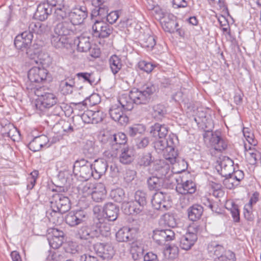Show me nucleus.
I'll return each mask as SVG.
<instances>
[{"label": "nucleus", "mask_w": 261, "mask_h": 261, "mask_svg": "<svg viewBox=\"0 0 261 261\" xmlns=\"http://www.w3.org/2000/svg\"><path fill=\"white\" fill-rule=\"evenodd\" d=\"M153 160L151 154L149 152L144 153L141 155L138 159V164L140 166H148Z\"/></svg>", "instance_id": "3c124183"}, {"label": "nucleus", "mask_w": 261, "mask_h": 261, "mask_svg": "<svg viewBox=\"0 0 261 261\" xmlns=\"http://www.w3.org/2000/svg\"><path fill=\"white\" fill-rule=\"evenodd\" d=\"M113 32V28L102 20H95L92 27V34L94 37L105 38Z\"/></svg>", "instance_id": "9b49d317"}, {"label": "nucleus", "mask_w": 261, "mask_h": 261, "mask_svg": "<svg viewBox=\"0 0 261 261\" xmlns=\"http://www.w3.org/2000/svg\"><path fill=\"white\" fill-rule=\"evenodd\" d=\"M119 161L123 164H129L134 160L133 151L128 148H124L121 149V152L119 155Z\"/></svg>", "instance_id": "a19ab883"}, {"label": "nucleus", "mask_w": 261, "mask_h": 261, "mask_svg": "<svg viewBox=\"0 0 261 261\" xmlns=\"http://www.w3.org/2000/svg\"><path fill=\"white\" fill-rule=\"evenodd\" d=\"M36 94L39 97L36 106L37 109L41 111L53 107L58 102V98L54 93L49 92L41 93V89H37Z\"/></svg>", "instance_id": "20e7f679"}, {"label": "nucleus", "mask_w": 261, "mask_h": 261, "mask_svg": "<svg viewBox=\"0 0 261 261\" xmlns=\"http://www.w3.org/2000/svg\"><path fill=\"white\" fill-rule=\"evenodd\" d=\"M203 136L205 140H209L211 146L216 150L222 151L227 147L228 143L227 140L224 139L221 136L219 132L206 131L203 134Z\"/></svg>", "instance_id": "423d86ee"}, {"label": "nucleus", "mask_w": 261, "mask_h": 261, "mask_svg": "<svg viewBox=\"0 0 261 261\" xmlns=\"http://www.w3.org/2000/svg\"><path fill=\"white\" fill-rule=\"evenodd\" d=\"M99 101L98 95L94 94L91 95L89 97H87L82 103L84 106H93L96 105Z\"/></svg>", "instance_id": "e2e57ef3"}, {"label": "nucleus", "mask_w": 261, "mask_h": 261, "mask_svg": "<svg viewBox=\"0 0 261 261\" xmlns=\"http://www.w3.org/2000/svg\"><path fill=\"white\" fill-rule=\"evenodd\" d=\"M135 93V96L138 97L141 104L147 103L156 91V87L151 83L148 82L143 85L139 89L133 88Z\"/></svg>", "instance_id": "0eeeda50"}, {"label": "nucleus", "mask_w": 261, "mask_h": 261, "mask_svg": "<svg viewBox=\"0 0 261 261\" xmlns=\"http://www.w3.org/2000/svg\"><path fill=\"white\" fill-rule=\"evenodd\" d=\"M48 237H64V233L63 231L57 228H50L48 229Z\"/></svg>", "instance_id": "774afa93"}, {"label": "nucleus", "mask_w": 261, "mask_h": 261, "mask_svg": "<svg viewBox=\"0 0 261 261\" xmlns=\"http://www.w3.org/2000/svg\"><path fill=\"white\" fill-rule=\"evenodd\" d=\"M208 248L211 252H214L216 256H219L224 251V248L222 246L218 244L216 242H212L208 246Z\"/></svg>", "instance_id": "052dcab7"}, {"label": "nucleus", "mask_w": 261, "mask_h": 261, "mask_svg": "<svg viewBox=\"0 0 261 261\" xmlns=\"http://www.w3.org/2000/svg\"><path fill=\"white\" fill-rule=\"evenodd\" d=\"M47 240L51 248L54 249H58L63 244L64 241V237H48Z\"/></svg>", "instance_id": "4d7b16f0"}, {"label": "nucleus", "mask_w": 261, "mask_h": 261, "mask_svg": "<svg viewBox=\"0 0 261 261\" xmlns=\"http://www.w3.org/2000/svg\"><path fill=\"white\" fill-rule=\"evenodd\" d=\"M109 64L111 70L114 75L118 73L123 66L121 58L116 55H112L109 58Z\"/></svg>", "instance_id": "f704fd0d"}, {"label": "nucleus", "mask_w": 261, "mask_h": 261, "mask_svg": "<svg viewBox=\"0 0 261 261\" xmlns=\"http://www.w3.org/2000/svg\"><path fill=\"white\" fill-rule=\"evenodd\" d=\"M119 212V207L112 202L106 203L103 208V212L106 216L105 218L109 221L116 220L118 217Z\"/></svg>", "instance_id": "a878e982"}, {"label": "nucleus", "mask_w": 261, "mask_h": 261, "mask_svg": "<svg viewBox=\"0 0 261 261\" xmlns=\"http://www.w3.org/2000/svg\"><path fill=\"white\" fill-rule=\"evenodd\" d=\"M74 43L77 44V49L80 52H87L91 49L90 38L81 35L75 40Z\"/></svg>", "instance_id": "473e14b6"}, {"label": "nucleus", "mask_w": 261, "mask_h": 261, "mask_svg": "<svg viewBox=\"0 0 261 261\" xmlns=\"http://www.w3.org/2000/svg\"><path fill=\"white\" fill-rule=\"evenodd\" d=\"M75 86V82L73 79H66L62 81L60 85L61 91L64 95L72 93Z\"/></svg>", "instance_id": "37998d69"}, {"label": "nucleus", "mask_w": 261, "mask_h": 261, "mask_svg": "<svg viewBox=\"0 0 261 261\" xmlns=\"http://www.w3.org/2000/svg\"><path fill=\"white\" fill-rule=\"evenodd\" d=\"M87 219V213L82 210L71 211L66 215L65 218L66 224L71 227H75L82 224Z\"/></svg>", "instance_id": "2eb2a0df"}, {"label": "nucleus", "mask_w": 261, "mask_h": 261, "mask_svg": "<svg viewBox=\"0 0 261 261\" xmlns=\"http://www.w3.org/2000/svg\"><path fill=\"white\" fill-rule=\"evenodd\" d=\"M95 231L93 228L92 225L88 226H83L77 231L76 233L77 238L82 240H88L96 238Z\"/></svg>", "instance_id": "c756f323"}, {"label": "nucleus", "mask_w": 261, "mask_h": 261, "mask_svg": "<svg viewBox=\"0 0 261 261\" xmlns=\"http://www.w3.org/2000/svg\"><path fill=\"white\" fill-rule=\"evenodd\" d=\"M53 8L49 4L44 1L38 5L34 17L40 21H44L51 14Z\"/></svg>", "instance_id": "6ab92c4d"}, {"label": "nucleus", "mask_w": 261, "mask_h": 261, "mask_svg": "<svg viewBox=\"0 0 261 261\" xmlns=\"http://www.w3.org/2000/svg\"><path fill=\"white\" fill-rule=\"evenodd\" d=\"M148 187L150 190L158 191L163 186V180L157 176H151L147 179Z\"/></svg>", "instance_id": "c03bdc74"}, {"label": "nucleus", "mask_w": 261, "mask_h": 261, "mask_svg": "<svg viewBox=\"0 0 261 261\" xmlns=\"http://www.w3.org/2000/svg\"><path fill=\"white\" fill-rule=\"evenodd\" d=\"M198 230V226L196 225L189 226L188 231L180 238L179 246L182 249L188 250L194 245L197 240Z\"/></svg>", "instance_id": "6e6552de"}, {"label": "nucleus", "mask_w": 261, "mask_h": 261, "mask_svg": "<svg viewBox=\"0 0 261 261\" xmlns=\"http://www.w3.org/2000/svg\"><path fill=\"white\" fill-rule=\"evenodd\" d=\"M85 123L96 124L102 120V114L99 111H87L82 116Z\"/></svg>", "instance_id": "bb28decb"}, {"label": "nucleus", "mask_w": 261, "mask_h": 261, "mask_svg": "<svg viewBox=\"0 0 261 261\" xmlns=\"http://www.w3.org/2000/svg\"><path fill=\"white\" fill-rule=\"evenodd\" d=\"M38 175V171H34L31 173V176L28 178L27 189L28 190L32 189L35 186Z\"/></svg>", "instance_id": "69168bd1"}, {"label": "nucleus", "mask_w": 261, "mask_h": 261, "mask_svg": "<svg viewBox=\"0 0 261 261\" xmlns=\"http://www.w3.org/2000/svg\"><path fill=\"white\" fill-rule=\"evenodd\" d=\"M131 231V228L126 227L120 228L116 233V240L119 242L130 241L133 238Z\"/></svg>", "instance_id": "e433bc0d"}, {"label": "nucleus", "mask_w": 261, "mask_h": 261, "mask_svg": "<svg viewBox=\"0 0 261 261\" xmlns=\"http://www.w3.org/2000/svg\"><path fill=\"white\" fill-rule=\"evenodd\" d=\"M74 26L68 19L57 23L54 27V32L57 35L67 36L73 32Z\"/></svg>", "instance_id": "4be33fe9"}, {"label": "nucleus", "mask_w": 261, "mask_h": 261, "mask_svg": "<svg viewBox=\"0 0 261 261\" xmlns=\"http://www.w3.org/2000/svg\"><path fill=\"white\" fill-rule=\"evenodd\" d=\"M50 207L55 212L59 211L61 214L68 212L71 207L69 198L61 193H56L53 195L50 201Z\"/></svg>", "instance_id": "39448f33"}, {"label": "nucleus", "mask_w": 261, "mask_h": 261, "mask_svg": "<svg viewBox=\"0 0 261 261\" xmlns=\"http://www.w3.org/2000/svg\"><path fill=\"white\" fill-rule=\"evenodd\" d=\"M177 137L173 134H170L167 138L155 139L153 146L158 153H163L164 158L170 164H173L176 162L178 154L175 150L177 143Z\"/></svg>", "instance_id": "f257e3e1"}, {"label": "nucleus", "mask_w": 261, "mask_h": 261, "mask_svg": "<svg viewBox=\"0 0 261 261\" xmlns=\"http://www.w3.org/2000/svg\"><path fill=\"white\" fill-rule=\"evenodd\" d=\"M122 109L116 105H113L109 110V115L115 121L118 122L121 125H124L128 121V118L123 114Z\"/></svg>", "instance_id": "aec40b11"}, {"label": "nucleus", "mask_w": 261, "mask_h": 261, "mask_svg": "<svg viewBox=\"0 0 261 261\" xmlns=\"http://www.w3.org/2000/svg\"><path fill=\"white\" fill-rule=\"evenodd\" d=\"M112 150H106L103 154L108 158H114L117 156L118 151L127 142V138L124 133H118L112 135Z\"/></svg>", "instance_id": "1a4fd4ad"}, {"label": "nucleus", "mask_w": 261, "mask_h": 261, "mask_svg": "<svg viewBox=\"0 0 261 261\" xmlns=\"http://www.w3.org/2000/svg\"><path fill=\"white\" fill-rule=\"evenodd\" d=\"M169 132V127L165 124L155 123L150 127V133L155 139L166 137Z\"/></svg>", "instance_id": "cd10ccee"}, {"label": "nucleus", "mask_w": 261, "mask_h": 261, "mask_svg": "<svg viewBox=\"0 0 261 261\" xmlns=\"http://www.w3.org/2000/svg\"><path fill=\"white\" fill-rule=\"evenodd\" d=\"M145 127L143 124H135L127 128V134L131 137H138L145 132Z\"/></svg>", "instance_id": "ea45409f"}, {"label": "nucleus", "mask_w": 261, "mask_h": 261, "mask_svg": "<svg viewBox=\"0 0 261 261\" xmlns=\"http://www.w3.org/2000/svg\"><path fill=\"white\" fill-rule=\"evenodd\" d=\"M189 219L196 221L200 219L203 212V207L199 204H194L187 210Z\"/></svg>", "instance_id": "2f4dec72"}, {"label": "nucleus", "mask_w": 261, "mask_h": 261, "mask_svg": "<svg viewBox=\"0 0 261 261\" xmlns=\"http://www.w3.org/2000/svg\"><path fill=\"white\" fill-rule=\"evenodd\" d=\"M108 221L106 218L100 215L94 218L92 227L96 232V238L100 236L107 237L110 235L111 227Z\"/></svg>", "instance_id": "9d476101"}, {"label": "nucleus", "mask_w": 261, "mask_h": 261, "mask_svg": "<svg viewBox=\"0 0 261 261\" xmlns=\"http://www.w3.org/2000/svg\"><path fill=\"white\" fill-rule=\"evenodd\" d=\"M111 197L116 202H123L125 198V193L124 190L120 188H117L112 190L110 193Z\"/></svg>", "instance_id": "8fccbe9b"}, {"label": "nucleus", "mask_w": 261, "mask_h": 261, "mask_svg": "<svg viewBox=\"0 0 261 261\" xmlns=\"http://www.w3.org/2000/svg\"><path fill=\"white\" fill-rule=\"evenodd\" d=\"M178 26V23L175 20H171L170 22H166L162 23V27L166 32L171 33H174L175 31H178L179 29L177 27Z\"/></svg>", "instance_id": "5fc2aeb1"}, {"label": "nucleus", "mask_w": 261, "mask_h": 261, "mask_svg": "<svg viewBox=\"0 0 261 261\" xmlns=\"http://www.w3.org/2000/svg\"><path fill=\"white\" fill-rule=\"evenodd\" d=\"M160 224L164 226L174 228L176 225V220L172 214L166 213L163 215L160 220Z\"/></svg>", "instance_id": "79ce46f5"}, {"label": "nucleus", "mask_w": 261, "mask_h": 261, "mask_svg": "<svg viewBox=\"0 0 261 261\" xmlns=\"http://www.w3.org/2000/svg\"><path fill=\"white\" fill-rule=\"evenodd\" d=\"M229 209L230 211L233 221L235 222H240V211L238 205L234 202H232L231 203V207Z\"/></svg>", "instance_id": "13d9d810"}, {"label": "nucleus", "mask_w": 261, "mask_h": 261, "mask_svg": "<svg viewBox=\"0 0 261 261\" xmlns=\"http://www.w3.org/2000/svg\"><path fill=\"white\" fill-rule=\"evenodd\" d=\"M174 232L170 229H155L152 236L153 239L159 245L165 244L166 242L174 240Z\"/></svg>", "instance_id": "dca6fc26"}, {"label": "nucleus", "mask_w": 261, "mask_h": 261, "mask_svg": "<svg viewBox=\"0 0 261 261\" xmlns=\"http://www.w3.org/2000/svg\"><path fill=\"white\" fill-rule=\"evenodd\" d=\"M47 70L39 67H33L28 72V78L31 82L40 83L46 79Z\"/></svg>", "instance_id": "a211bd4d"}, {"label": "nucleus", "mask_w": 261, "mask_h": 261, "mask_svg": "<svg viewBox=\"0 0 261 261\" xmlns=\"http://www.w3.org/2000/svg\"><path fill=\"white\" fill-rule=\"evenodd\" d=\"M156 44L155 38L153 36L148 34L145 35L141 40V44L143 47L152 49Z\"/></svg>", "instance_id": "603ef678"}, {"label": "nucleus", "mask_w": 261, "mask_h": 261, "mask_svg": "<svg viewBox=\"0 0 261 261\" xmlns=\"http://www.w3.org/2000/svg\"><path fill=\"white\" fill-rule=\"evenodd\" d=\"M93 248L96 254L103 259H111L114 255L113 248L108 244L98 243L93 246Z\"/></svg>", "instance_id": "f3484780"}, {"label": "nucleus", "mask_w": 261, "mask_h": 261, "mask_svg": "<svg viewBox=\"0 0 261 261\" xmlns=\"http://www.w3.org/2000/svg\"><path fill=\"white\" fill-rule=\"evenodd\" d=\"M76 76L80 79L83 80V81L87 82L92 85L94 81L92 79V74L88 72H80L76 74Z\"/></svg>", "instance_id": "338daca9"}, {"label": "nucleus", "mask_w": 261, "mask_h": 261, "mask_svg": "<svg viewBox=\"0 0 261 261\" xmlns=\"http://www.w3.org/2000/svg\"><path fill=\"white\" fill-rule=\"evenodd\" d=\"M99 140L103 147L108 148L107 150H112V134L108 132L103 133L99 136Z\"/></svg>", "instance_id": "de8ad7c7"}, {"label": "nucleus", "mask_w": 261, "mask_h": 261, "mask_svg": "<svg viewBox=\"0 0 261 261\" xmlns=\"http://www.w3.org/2000/svg\"><path fill=\"white\" fill-rule=\"evenodd\" d=\"M245 148L246 151V156L249 163L251 165L255 164L257 160V157L260 156L258 152L255 148H252L251 146H249L247 149L246 146L245 145Z\"/></svg>", "instance_id": "49530a36"}, {"label": "nucleus", "mask_w": 261, "mask_h": 261, "mask_svg": "<svg viewBox=\"0 0 261 261\" xmlns=\"http://www.w3.org/2000/svg\"><path fill=\"white\" fill-rule=\"evenodd\" d=\"M138 67L141 70L149 73L152 71L154 66L150 62L142 60L139 62Z\"/></svg>", "instance_id": "bf43d9fd"}, {"label": "nucleus", "mask_w": 261, "mask_h": 261, "mask_svg": "<svg viewBox=\"0 0 261 261\" xmlns=\"http://www.w3.org/2000/svg\"><path fill=\"white\" fill-rule=\"evenodd\" d=\"M154 170L157 172L158 175L160 176V178L168 176L170 172V166L168 164L165 163L164 161H160L159 163L154 166ZM171 174L169 175L170 176Z\"/></svg>", "instance_id": "c9c22d12"}, {"label": "nucleus", "mask_w": 261, "mask_h": 261, "mask_svg": "<svg viewBox=\"0 0 261 261\" xmlns=\"http://www.w3.org/2000/svg\"><path fill=\"white\" fill-rule=\"evenodd\" d=\"M92 164V168L93 170V178L95 179H98L105 175L108 165L107 162L102 159L95 160Z\"/></svg>", "instance_id": "412c9836"}, {"label": "nucleus", "mask_w": 261, "mask_h": 261, "mask_svg": "<svg viewBox=\"0 0 261 261\" xmlns=\"http://www.w3.org/2000/svg\"><path fill=\"white\" fill-rule=\"evenodd\" d=\"M73 172L84 180H87L92 176L93 177L92 164L84 159L76 160L73 165Z\"/></svg>", "instance_id": "f03ea898"}, {"label": "nucleus", "mask_w": 261, "mask_h": 261, "mask_svg": "<svg viewBox=\"0 0 261 261\" xmlns=\"http://www.w3.org/2000/svg\"><path fill=\"white\" fill-rule=\"evenodd\" d=\"M165 106L162 104H156L152 107V115L156 120H161L166 114Z\"/></svg>", "instance_id": "a18cd8bd"}, {"label": "nucleus", "mask_w": 261, "mask_h": 261, "mask_svg": "<svg viewBox=\"0 0 261 261\" xmlns=\"http://www.w3.org/2000/svg\"><path fill=\"white\" fill-rule=\"evenodd\" d=\"M68 12L66 11L64 5L63 8L58 7L55 9L54 16L57 20H61L68 17Z\"/></svg>", "instance_id": "6e6d98bb"}, {"label": "nucleus", "mask_w": 261, "mask_h": 261, "mask_svg": "<svg viewBox=\"0 0 261 261\" xmlns=\"http://www.w3.org/2000/svg\"><path fill=\"white\" fill-rule=\"evenodd\" d=\"M130 252L134 260L142 257L144 252V245L139 240L133 242L130 244Z\"/></svg>", "instance_id": "7c9ffc66"}, {"label": "nucleus", "mask_w": 261, "mask_h": 261, "mask_svg": "<svg viewBox=\"0 0 261 261\" xmlns=\"http://www.w3.org/2000/svg\"><path fill=\"white\" fill-rule=\"evenodd\" d=\"M235 255L231 252L228 251L225 255H220L215 259V261H234Z\"/></svg>", "instance_id": "0e129e2a"}, {"label": "nucleus", "mask_w": 261, "mask_h": 261, "mask_svg": "<svg viewBox=\"0 0 261 261\" xmlns=\"http://www.w3.org/2000/svg\"><path fill=\"white\" fill-rule=\"evenodd\" d=\"M33 38V35L25 31L18 35L15 37L14 42L16 48L22 51L25 50L28 56L31 59L34 58L30 49Z\"/></svg>", "instance_id": "7ed1b4c3"}, {"label": "nucleus", "mask_w": 261, "mask_h": 261, "mask_svg": "<svg viewBox=\"0 0 261 261\" xmlns=\"http://www.w3.org/2000/svg\"><path fill=\"white\" fill-rule=\"evenodd\" d=\"M67 37L63 35H57L55 33L51 35V43L56 48H62L68 44Z\"/></svg>", "instance_id": "72a5a7b5"}, {"label": "nucleus", "mask_w": 261, "mask_h": 261, "mask_svg": "<svg viewBox=\"0 0 261 261\" xmlns=\"http://www.w3.org/2000/svg\"><path fill=\"white\" fill-rule=\"evenodd\" d=\"M67 258L66 252L64 250H56L50 253L48 256L50 261H65Z\"/></svg>", "instance_id": "09e8293b"}, {"label": "nucleus", "mask_w": 261, "mask_h": 261, "mask_svg": "<svg viewBox=\"0 0 261 261\" xmlns=\"http://www.w3.org/2000/svg\"><path fill=\"white\" fill-rule=\"evenodd\" d=\"M87 8L84 6H77L68 12V20L73 26L82 24L88 16Z\"/></svg>", "instance_id": "f8f14e48"}, {"label": "nucleus", "mask_w": 261, "mask_h": 261, "mask_svg": "<svg viewBox=\"0 0 261 261\" xmlns=\"http://www.w3.org/2000/svg\"><path fill=\"white\" fill-rule=\"evenodd\" d=\"M107 191L105 185L100 182L96 183V186L91 194V198L96 202H102L106 197Z\"/></svg>", "instance_id": "c85d7f7f"}, {"label": "nucleus", "mask_w": 261, "mask_h": 261, "mask_svg": "<svg viewBox=\"0 0 261 261\" xmlns=\"http://www.w3.org/2000/svg\"><path fill=\"white\" fill-rule=\"evenodd\" d=\"M95 8L92 11V17L99 16L101 19L107 17L108 14V4H94Z\"/></svg>", "instance_id": "58836bf2"}, {"label": "nucleus", "mask_w": 261, "mask_h": 261, "mask_svg": "<svg viewBox=\"0 0 261 261\" xmlns=\"http://www.w3.org/2000/svg\"><path fill=\"white\" fill-rule=\"evenodd\" d=\"M98 152L97 148L95 146L94 143L91 141H87L84 147V153L89 156H92Z\"/></svg>", "instance_id": "864d4df0"}, {"label": "nucleus", "mask_w": 261, "mask_h": 261, "mask_svg": "<svg viewBox=\"0 0 261 261\" xmlns=\"http://www.w3.org/2000/svg\"><path fill=\"white\" fill-rule=\"evenodd\" d=\"M165 195L162 192L155 193L151 199V203L154 208L161 211H167L169 206L165 200Z\"/></svg>", "instance_id": "393cba45"}, {"label": "nucleus", "mask_w": 261, "mask_h": 261, "mask_svg": "<svg viewBox=\"0 0 261 261\" xmlns=\"http://www.w3.org/2000/svg\"><path fill=\"white\" fill-rule=\"evenodd\" d=\"M219 167L220 169H218V171L224 177L230 175L234 170L233 162L228 157H223L219 163Z\"/></svg>", "instance_id": "5701e85b"}, {"label": "nucleus", "mask_w": 261, "mask_h": 261, "mask_svg": "<svg viewBox=\"0 0 261 261\" xmlns=\"http://www.w3.org/2000/svg\"><path fill=\"white\" fill-rule=\"evenodd\" d=\"M147 205L146 194L140 190L137 191L134 195V201L133 205H129L130 212L138 214L144 212Z\"/></svg>", "instance_id": "ddd939ff"}, {"label": "nucleus", "mask_w": 261, "mask_h": 261, "mask_svg": "<svg viewBox=\"0 0 261 261\" xmlns=\"http://www.w3.org/2000/svg\"><path fill=\"white\" fill-rule=\"evenodd\" d=\"M177 181L176 191L179 194L186 195L193 194L196 191V186L192 180H187L183 182H179V179L175 178Z\"/></svg>", "instance_id": "b1692460"}, {"label": "nucleus", "mask_w": 261, "mask_h": 261, "mask_svg": "<svg viewBox=\"0 0 261 261\" xmlns=\"http://www.w3.org/2000/svg\"><path fill=\"white\" fill-rule=\"evenodd\" d=\"M244 217L248 222H253L254 220V215L252 212V207L245 205L244 207Z\"/></svg>", "instance_id": "680f3d73"}, {"label": "nucleus", "mask_w": 261, "mask_h": 261, "mask_svg": "<svg viewBox=\"0 0 261 261\" xmlns=\"http://www.w3.org/2000/svg\"><path fill=\"white\" fill-rule=\"evenodd\" d=\"M135 93L133 89L129 91V93H124L121 94L119 98L118 102L121 105V108L125 111H130L134 108V104L141 105L138 99V97L135 96Z\"/></svg>", "instance_id": "4468645a"}, {"label": "nucleus", "mask_w": 261, "mask_h": 261, "mask_svg": "<svg viewBox=\"0 0 261 261\" xmlns=\"http://www.w3.org/2000/svg\"><path fill=\"white\" fill-rule=\"evenodd\" d=\"M47 31V25L45 24L41 23L40 22H32L29 25V31L31 34L33 33L37 35H41L46 32Z\"/></svg>", "instance_id": "4c0bfd02"}]
</instances>
